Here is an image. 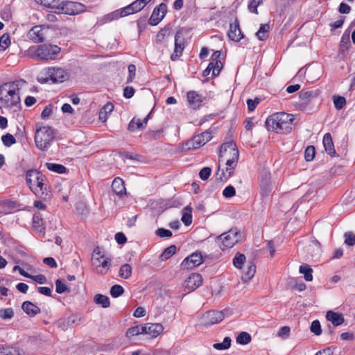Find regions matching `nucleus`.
Returning a JSON list of instances; mask_svg holds the SVG:
<instances>
[{"label": "nucleus", "instance_id": "nucleus-1", "mask_svg": "<svg viewBox=\"0 0 355 355\" xmlns=\"http://www.w3.org/2000/svg\"><path fill=\"white\" fill-rule=\"evenodd\" d=\"M239 150L234 142L229 141L223 144L218 153L219 162H225L226 168L219 173L220 168L216 173V178L220 181H226L234 173L239 160Z\"/></svg>", "mask_w": 355, "mask_h": 355}, {"label": "nucleus", "instance_id": "nucleus-2", "mask_svg": "<svg viewBox=\"0 0 355 355\" xmlns=\"http://www.w3.org/2000/svg\"><path fill=\"white\" fill-rule=\"evenodd\" d=\"M26 184L30 190L42 200L49 199L51 196L46 176L40 171L31 168L25 174Z\"/></svg>", "mask_w": 355, "mask_h": 355}, {"label": "nucleus", "instance_id": "nucleus-3", "mask_svg": "<svg viewBox=\"0 0 355 355\" xmlns=\"http://www.w3.org/2000/svg\"><path fill=\"white\" fill-rule=\"evenodd\" d=\"M294 121L295 117L293 114L283 112H276L267 118L265 124L268 131L287 134L292 130Z\"/></svg>", "mask_w": 355, "mask_h": 355}, {"label": "nucleus", "instance_id": "nucleus-4", "mask_svg": "<svg viewBox=\"0 0 355 355\" xmlns=\"http://www.w3.org/2000/svg\"><path fill=\"white\" fill-rule=\"evenodd\" d=\"M35 2L51 8L57 14L78 15L84 10L85 6L80 3L66 0H35Z\"/></svg>", "mask_w": 355, "mask_h": 355}, {"label": "nucleus", "instance_id": "nucleus-5", "mask_svg": "<svg viewBox=\"0 0 355 355\" xmlns=\"http://www.w3.org/2000/svg\"><path fill=\"white\" fill-rule=\"evenodd\" d=\"M60 51V47L57 45L43 44L29 47L28 55L39 61L53 60L57 58Z\"/></svg>", "mask_w": 355, "mask_h": 355}, {"label": "nucleus", "instance_id": "nucleus-6", "mask_svg": "<svg viewBox=\"0 0 355 355\" xmlns=\"http://www.w3.org/2000/svg\"><path fill=\"white\" fill-rule=\"evenodd\" d=\"M68 72L61 67H49L44 68L37 78L41 84L51 80L53 83H63L69 79Z\"/></svg>", "mask_w": 355, "mask_h": 355}, {"label": "nucleus", "instance_id": "nucleus-7", "mask_svg": "<svg viewBox=\"0 0 355 355\" xmlns=\"http://www.w3.org/2000/svg\"><path fill=\"white\" fill-rule=\"evenodd\" d=\"M54 130L50 126L37 125L35 134V142L37 148L46 151L51 146L55 137Z\"/></svg>", "mask_w": 355, "mask_h": 355}, {"label": "nucleus", "instance_id": "nucleus-8", "mask_svg": "<svg viewBox=\"0 0 355 355\" xmlns=\"http://www.w3.org/2000/svg\"><path fill=\"white\" fill-rule=\"evenodd\" d=\"M1 90L7 93V94L1 98V100L5 101L7 106H16L20 103V89L15 82L5 83L2 86Z\"/></svg>", "mask_w": 355, "mask_h": 355}, {"label": "nucleus", "instance_id": "nucleus-9", "mask_svg": "<svg viewBox=\"0 0 355 355\" xmlns=\"http://www.w3.org/2000/svg\"><path fill=\"white\" fill-rule=\"evenodd\" d=\"M239 231L231 229L216 237V242L222 250L232 248L239 241Z\"/></svg>", "mask_w": 355, "mask_h": 355}, {"label": "nucleus", "instance_id": "nucleus-10", "mask_svg": "<svg viewBox=\"0 0 355 355\" xmlns=\"http://www.w3.org/2000/svg\"><path fill=\"white\" fill-rule=\"evenodd\" d=\"M318 94L315 91H304L299 92L300 108L301 110L309 112L313 111V107L311 105L317 98Z\"/></svg>", "mask_w": 355, "mask_h": 355}, {"label": "nucleus", "instance_id": "nucleus-11", "mask_svg": "<svg viewBox=\"0 0 355 355\" xmlns=\"http://www.w3.org/2000/svg\"><path fill=\"white\" fill-rule=\"evenodd\" d=\"M224 318L223 311L211 310L202 315V322L205 326H211L221 322Z\"/></svg>", "mask_w": 355, "mask_h": 355}, {"label": "nucleus", "instance_id": "nucleus-12", "mask_svg": "<svg viewBox=\"0 0 355 355\" xmlns=\"http://www.w3.org/2000/svg\"><path fill=\"white\" fill-rule=\"evenodd\" d=\"M202 263L201 252H196L186 257L181 263L183 269H191L200 266Z\"/></svg>", "mask_w": 355, "mask_h": 355}, {"label": "nucleus", "instance_id": "nucleus-13", "mask_svg": "<svg viewBox=\"0 0 355 355\" xmlns=\"http://www.w3.org/2000/svg\"><path fill=\"white\" fill-rule=\"evenodd\" d=\"M151 0H136L130 5L121 8L124 17L141 11Z\"/></svg>", "mask_w": 355, "mask_h": 355}, {"label": "nucleus", "instance_id": "nucleus-14", "mask_svg": "<svg viewBox=\"0 0 355 355\" xmlns=\"http://www.w3.org/2000/svg\"><path fill=\"white\" fill-rule=\"evenodd\" d=\"M166 11L167 6L164 3H162L158 6L155 7L150 17L148 19L149 24L152 26L157 25L164 18Z\"/></svg>", "mask_w": 355, "mask_h": 355}, {"label": "nucleus", "instance_id": "nucleus-15", "mask_svg": "<svg viewBox=\"0 0 355 355\" xmlns=\"http://www.w3.org/2000/svg\"><path fill=\"white\" fill-rule=\"evenodd\" d=\"M111 259L101 255L94 258L93 264L96 266V272L100 275H105L107 273L111 265Z\"/></svg>", "mask_w": 355, "mask_h": 355}, {"label": "nucleus", "instance_id": "nucleus-16", "mask_svg": "<svg viewBox=\"0 0 355 355\" xmlns=\"http://www.w3.org/2000/svg\"><path fill=\"white\" fill-rule=\"evenodd\" d=\"M189 105L193 110H198L202 106L204 98L196 91H189L187 93Z\"/></svg>", "mask_w": 355, "mask_h": 355}, {"label": "nucleus", "instance_id": "nucleus-17", "mask_svg": "<svg viewBox=\"0 0 355 355\" xmlns=\"http://www.w3.org/2000/svg\"><path fill=\"white\" fill-rule=\"evenodd\" d=\"M27 36L31 40L35 43L42 42L45 37L42 26H33L28 32Z\"/></svg>", "mask_w": 355, "mask_h": 355}, {"label": "nucleus", "instance_id": "nucleus-18", "mask_svg": "<svg viewBox=\"0 0 355 355\" xmlns=\"http://www.w3.org/2000/svg\"><path fill=\"white\" fill-rule=\"evenodd\" d=\"M212 138V135L211 132L205 131L200 135H198L193 137L192 142V148H198L200 146H204L206 143L210 141Z\"/></svg>", "mask_w": 355, "mask_h": 355}, {"label": "nucleus", "instance_id": "nucleus-19", "mask_svg": "<svg viewBox=\"0 0 355 355\" xmlns=\"http://www.w3.org/2000/svg\"><path fill=\"white\" fill-rule=\"evenodd\" d=\"M227 34L229 38L235 42H239L244 37V35L240 29L239 23L237 19H236L233 24H230V30Z\"/></svg>", "mask_w": 355, "mask_h": 355}, {"label": "nucleus", "instance_id": "nucleus-20", "mask_svg": "<svg viewBox=\"0 0 355 355\" xmlns=\"http://www.w3.org/2000/svg\"><path fill=\"white\" fill-rule=\"evenodd\" d=\"M202 276L198 273H193L186 279L185 286L191 291H194L202 284Z\"/></svg>", "mask_w": 355, "mask_h": 355}, {"label": "nucleus", "instance_id": "nucleus-21", "mask_svg": "<svg viewBox=\"0 0 355 355\" xmlns=\"http://www.w3.org/2000/svg\"><path fill=\"white\" fill-rule=\"evenodd\" d=\"M164 330V327L160 323L147 324L144 326L143 331L149 334L151 337H157Z\"/></svg>", "mask_w": 355, "mask_h": 355}, {"label": "nucleus", "instance_id": "nucleus-22", "mask_svg": "<svg viewBox=\"0 0 355 355\" xmlns=\"http://www.w3.org/2000/svg\"><path fill=\"white\" fill-rule=\"evenodd\" d=\"M322 142L325 151L328 155H329L331 157L338 156V155L336 154V152L334 149V145L330 133H326L324 135Z\"/></svg>", "mask_w": 355, "mask_h": 355}, {"label": "nucleus", "instance_id": "nucleus-23", "mask_svg": "<svg viewBox=\"0 0 355 355\" xmlns=\"http://www.w3.org/2000/svg\"><path fill=\"white\" fill-rule=\"evenodd\" d=\"M308 252L313 259L318 260L322 252L320 242L316 239L312 240L308 246Z\"/></svg>", "mask_w": 355, "mask_h": 355}, {"label": "nucleus", "instance_id": "nucleus-24", "mask_svg": "<svg viewBox=\"0 0 355 355\" xmlns=\"http://www.w3.org/2000/svg\"><path fill=\"white\" fill-rule=\"evenodd\" d=\"M21 309L30 317H34L41 312L40 309L30 301L24 302Z\"/></svg>", "mask_w": 355, "mask_h": 355}, {"label": "nucleus", "instance_id": "nucleus-25", "mask_svg": "<svg viewBox=\"0 0 355 355\" xmlns=\"http://www.w3.org/2000/svg\"><path fill=\"white\" fill-rule=\"evenodd\" d=\"M123 17H124V15L122 13L121 9L116 10L99 19L98 21V24L103 25L104 24L110 22L112 20L118 19L119 18Z\"/></svg>", "mask_w": 355, "mask_h": 355}, {"label": "nucleus", "instance_id": "nucleus-26", "mask_svg": "<svg viewBox=\"0 0 355 355\" xmlns=\"http://www.w3.org/2000/svg\"><path fill=\"white\" fill-rule=\"evenodd\" d=\"M184 49V43L182 40H180V36L175 35V49L173 53L171 55V59L173 61L176 60L180 56L182 55V51Z\"/></svg>", "mask_w": 355, "mask_h": 355}, {"label": "nucleus", "instance_id": "nucleus-27", "mask_svg": "<svg viewBox=\"0 0 355 355\" xmlns=\"http://www.w3.org/2000/svg\"><path fill=\"white\" fill-rule=\"evenodd\" d=\"M326 318L327 320L331 322L334 326H339L344 322L343 315L334 312L333 311H328L327 312Z\"/></svg>", "mask_w": 355, "mask_h": 355}, {"label": "nucleus", "instance_id": "nucleus-28", "mask_svg": "<svg viewBox=\"0 0 355 355\" xmlns=\"http://www.w3.org/2000/svg\"><path fill=\"white\" fill-rule=\"evenodd\" d=\"M112 188L113 191L118 196H123L125 194V187L124 182L120 178H116L114 179Z\"/></svg>", "mask_w": 355, "mask_h": 355}, {"label": "nucleus", "instance_id": "nucleus-29", "mask_svg": "<svg viewBox=\"0 0 355 355\" xmlns=\"http://www.w3.org/2000/svg\"><path fill=\"white\" fill-rule=\"evenodd\" d=\"M256 272V266L255 265L249 261L247 263V268L243 272L242 279L243 282H247L250 281Z\"/></svg>", "mask_w": 355, "mask_h": 355}, {"label": "nucleus", "instance_id": "nucleus-30", "mask_svg": "<svg viewBox=\"0 0 355 355\" xmlns=\"http://www.w3.org/2000/svg\"><path fill=\"white\" fill-rule=\"evenodd\" d=\"M260 189V193L263 198L268 197L271 193L272 187L267 178L261 180Z\"/></svg>", "mask_w": 355, "mask_h": 355}, {"label": "nucleus", "instance_id": "nucleus-31", "mask_svg": "<svg viewBox=\"0 0 355 355\" xmlns=\"http://www.w3.org/2000/svg\"><path fill=\"white\" fill-rule=\"evenodd\" d=\"M44 222L40 213H35L33 216V227L37 232H42L44 229Z\"/></svg>", "mask_w": 355, "mask_h": 355}, {"label": "nucleus", "instance_id": "nucleus-32", "mask_svg": "<svg viewBox=\"0 0 355 355\" xmlns=\"http://www.w3.org/2000/svg\"><path fill=\"white\" fill-rule=\"evenodd\" d=\"M270 26L268 24H261L259 31L256 33V36L260 41L266 40L268 37Z\"/></svg>", "mask_w": 355, "mask_h": 355}, {"label": "nucleus", "instance_id": "nucleus-33", "mask_svg": "<svg viewBox=\"0 0 355 355\" xmlns=\"http://www.w3.org/2000/svg\"><path fill=\"white\" fill-rule=\"evenodd\" d=\"M45 166L48 170L58 174L65 173L67 171L64 165L60 164L47 162Z\"/></svg>", "mask_w": 355, "mask_h": 355}, {"label": "nucleus", "instance_id": "nucleus-34", "mask_svg": "<svg viewBox=\"0 0 355 355\" xmlns=\"http://www.w3.org/2000/svg\"><path fill=\"white\" fill-rule=\"evenodd\" d=\"M24 353L17 347L1 346L0 355H23Z\"/></svg>", "mask_w": 355, "mask_h": 355}, {"label": "nucleus", "instance_id": "nucleus-35", "mask_svg": "<svg viewBox=\"0 0 355 355\" xmlns=\"http://www.w3.org/2000/svg\"><path fill=\"white\" fill-rule=\"evenodd\" d=\"M94 301L96 304L101 305L103 308H107L110 305V298L102 294H96L94 297Z\"/></svg>", "mask_w": 355, "mask_h": 355}, {"label": "nucleus", "instance_id": "nucleus-36", "mask_svg": "<svg viewBox=\"0 0 355 355\" xmlns=\"http://www.w3.org/2000/svg\"><path fill=\"white\" fill-rule=\"evenodd\" d=\"M299 272L304 275V278L307 282H311L313 279V270L307 264H303L300 266Z\"/></svg>", "mask_w": 355, "mask_h": 355}, {"label": "nucleus", "instance_id": "nucleus-37", "mask_svg": "<svg viewBox=\"0 0 355 355\" xmlns=\"http://www.w3.org/2000/svg\"><path fill=\"white\" fill-rule=\"evenodd\" d=\"M132 275V267L128 263L123 264L119 269V276L123 279H127Z\"/></svg>", "mask_w": 355, "mask_h": 355}, {"label": "nucleus", "instance_id": "nucleus-38", "mask_svg": "<svg viewBox=\"0 0 355 355\" xmlns=\"http://www.w3.org/2000/svg\"><path fill=\"white\" fill-rule=\"evenodd\" d=\"M177 248L175 245H170L166 248L164 251L160 255V258L162 261L167 260L171 258L176 252Z\"/></svg>", "mask_w": 355, "mask_h": 355}, {"label": "nucleus", "instance_id": "nucleus-39", "mask_svg": "<svg viewBox=\"0 0 355 355\" xmlns=\"http://www.w3.org/2000/svg\"><path fill=\"white\" fill-rule=\"evenodd\" d=\"M114 110V105L112 103H106L100 112L99 117L101 119L105 121L107 119V114L111 113Z\"/></svg>", "mask_w": 355, "mask_h": 355}, {"label": "nucleus", "instance_id": "nucleus-40", "mask_svg": "<svg viewBox=\"0 0 355 355\" xmlns=\"http://www.w3.org/2000/svg\"><path fill=\"white\" fill-rule=\"evenodd\" d=\"M14 310L12 308L0 309V318L3 320H11L14 317Z\"/></svg>", "mask_w": 355, "mask_h": 355}, {"label": "nucleus", "instance_id": "nucleus-41", "mask_svg": "<svg viewBox=\"0 0 355 355\" xmlns=\"http://www.w3.org/2000/svg\"><path fill=\"white\" fill-rule=\"evenodd\" d=\"M245 256L243 254L237 252L233 259V264L236 268L241 269L245 262Z\"/></svg>", "mask_w": 355, "mask_h": 355}, {"label": "nucleus", "instance_id": "nucleus-42", "mask_svg": "<svg viewBox=\"0 0 355 355\" xmlns=\"http://www.w3.org/2000/svg\"><path fill=\"white\" fill-rule=\"evenodd\" d=\"M251 341L250 335L245 332H241L236 337V342L241 345H247Z\"/></svg>", "mask_w": 355, "mask_h": 355}, {"label": "nucleus", "instance_id": "nucleus-43", "mask_svg": "<svg viewBox=\"0 0 355 355\" xmlns=\"http://www.w3.org/2000/svg\"><path fill=\"white\" fill-rule=\"evenodd\" d=\"M10 44V37L8 34H3L0 37V51H5Z\"/></svg>", "mask_w": 355, "mask_h": 355}, {"label": "nucleus", "instance_id": "nucleus-44", "mask_svg": "<svg viewBox=\"0 0 355 355\" xmlns=\"http://www.w3.org/2000/svg\"><path fill=\"white\" fill-rule=\"evenodd\" d=\"M1 140L3 145L6 147H10L16 143V139L14 136L10 133H7L1 137Z\"/></svg>", "mask_w": 355, "mask_h": 355}, {"label": "nucleus", "instance_id": "nucleus-45", "mask_svg": "<svg viewBox=\"0 0 355 355\" xmlns=\"http://www.w3.org/2000/svg\"><path fill=\"white\" fill-rule=\"evenodd\" d=\"M185 212L182 216V221L185 225H189L192 223L191 209L189 207H185Z\"/></svg>", "mask_w": 355, "mask_h": 355}, {"label": "nucleus", "instance_id": "nucleus-46", "mask_svg": "<svg viewBox=\"0 0 355 355\" xmlns=\"http://www.w3.org/2000/svg\"><path fill=\"white\" fill-rule=\"evenodd\" d=\"M110 295L112 297H118L124 293L123 288L118 284L112 286L110 288Z\"/></svg>", "mask_w": 355, "mask_h": 355}, {"label": "nucleus", "instance_id": "nucleus-47", "mask_svg": "<svg viewBox=\"0 0 355 355\" xmlns=\"http://www.w3.org/2000/svg\"><path fill=\"white\" fill-rule=\"evenodd\" d=\"M315 149L313 146H308L304 151V158L306 161L310 162L315 157Z\"/></svg>", "mask_w": 355, "mask_h": 355}, {"label": "nucleus", "instance_id": "nucleus-48", "mask_svg": "<svg viewBox=\"0 0 355 355\" xmlns=\"http://www.w3.org/2000/svg\"><path fill=\"white\" fill-rule=\"evenodd\" d=\"M334 103L337 110H341L346 104V99L345 97L340 96H334Z\"/></svg>", "mask_w": 355, "mask_h": 355}, {"label": "nucleus", "instance_id": "nucleus-49", "mask_svg": "<svg viewBox=\"0 0 355 355\" xmlns=\"http://www.w3.org/2000/svg\"><path fill=\"white\" fill-rule=\"evenodd\" d=\"M144 326H135L133 327H131L128 329V330L126 332V334L129 337H132L133 336H136L140 334H144V331H143Z\"/></svg>", "mask_w": 355, "mask_h": 355}, {"label": "nucleus", "instance_id": "nucleus-50", "mask_svg": "<svg viewBox=\"0 0 355 355\" xmlns=\"http://www.w3.org/2000/svg\"><path fill=\"white\" fill-rule=\"evenodd\" d=\"M128 76L126 79V83H130L136 76V66L135 64H129L128 67Z\"/></svg>", "mask_w": 355, "mask_h": 355}, {"label": "nucleus", "instance_id": "nucleus-51", "mask_svg": "<svg viewBox=\"0 0 355 355\" xmlns=\"http://www.w3.org/2000/svg\"><path fill=\"white\" fill-rule=\"evenodd\" d=\"M310 330L316 336H319L322 333L320 323L318 320H315L311 322Z\"/></svg>", "mask_w": 355, "mask_h": 355}, {"label": "nucleus", "instance_id": "nucleus-52", "mask_svg": "<svg viewBox=\"0 0 355 355\" xmlns=\"http://www.w3.org/2000/svg\"><path fill=\"white\" fill-rule=\"evenodd\" d=\"M345 243L349 246H353L355 245V234L352 232H347L344 234Z\"/></svg>", "mask_w": 355, "mask_h": 355}, {"label": "nucleus", "instance_id": "nucleus-53", "mask_svg": "<svg viewBox=\"0 0 355 355\" xmlns=\"http://www.w3.org/2000/svg\"><path fill=\"white\" fill-rule=\"evenodd\" d=\"M262 3H263L262 0H252V1H251V2L248 4V6L249 10L251 12L257 15L258 14L257 7L259 6H260L261 4H262Z\"/></svg>", "mask_w": 355, "mask_h": 355}, {"label": "nucleus", "instance_id": "nucleus-54", "mask_svg": "<svg viewBox=\"0 0 355 355\" xmlns=\"http://www.w3.org/2000/svg\"><path fill=\"white\" fill-rule=\"evenodd\" d=\"M223 195L226 198L234 196L236 195L235 188L232 185L226 187L223 191Z\"/></svg>", "mask_w": 355, "mask_h": 355}, {"label": "nucleus", "instance_id": "nucleus-55", "mask_svg": "<svg viewBox=\"0 0 355 355\" xmlns=\"http://www.w3.org/2000/svg\"><path fill=\"white\" fill-rule=\"evenodd\" d=\"M68 290L67 285L60 279L55 281V291L61 294Z\"/></svg>", "mask_w": 355, "mask_h": 355}, {"label": "nucleus", "instance_id": "nucleus-56", "mask_svg": "<svg viewBox=\"0 0 355 355\" xmlns=\"http://www.w3.org/2000/svg\"><path fill=\"white\" fill-rule=\"evenodd\" d=\"M81 318L77 315H71L68 318H67V324L72 326L73 324L78 325L81 322Z\"/></svg>", "mask_w": 355, "mask_h": 355}, {"label": "nucleus", "instance_id": "nucleus-57", "mask_svg": "<svg viewBox=\"0 0 355 355\" xmlns=\"http://www.w3.org/2000/svg\"><path fill=\"white\" fill-rule=\"evenodd\" d=\"M155 234L157 236H158L161 238H164V237L169 238V237H171L173 235L171 231H170L169 230L164 229V228H158L156 230Z\"/></svg>", "mask_w": 355, "mask_h": 355}, {"label": "nucleus", "instance_id": "nucleus-58", "mask_svg": "<svg viewBox=\"0 0 355 355\" xmlns=\"http://www.w3.org/2000/svg\"><path fill=\"white\" fill-rule=\"evenodd\" d=\"M211 173V168L210 167H204L199 172V176L201 180H207Z\"/></svg>", "mask_w": 355, "mask_h": 355}, {"label": "nucleus", "instance_id": "nucleus-59", "mask_svg": "<svg viewBox=\"0 0 355 355\" xmlns=\"http://www.w3.org/2000/svg\"><path fill=\"white\" fill-rule=\"evenodd\" d=\"M223 67V64L221 62V60H218V62H216L214 63V68L213 69L211 76L213 78L218 76L221 71V69Z\"/></svg>", "mask_w": 355, "mask_h": 355}, {"label": "nucleus", "instance_id": "nucleus-60", "mask_svg": "<svg viewBox=\"0 0 355 355\" xmlns=\"http://www.w3.org/2000/svg\"><path fill=\"white\" fill-rule=\"evenodd\" d=\"M261 100L259 98H255L254 99H248L247 105L248 109L250 112L253 111L257 105L260 103Z\"/></svg>", "mask_w": 355, "mask_h": 355}, {"label": "nucleus", "instance_id": "nucleus-61", "mask_svg": "<svg viewBox=\"0 0 355 355\" xmlns=\"http://www.w3.org/2000/svg\"><path fill=\"white\" fill-rule=\"evenodd\" d=\"M344 21H345V17L340 16L339 19L338 20L330 24L329 26L331 27V31H333L337 28H340L343 25Z\"/></svg>", "mask_w": 355, "mask_h": 355}, {"label": "nucleus", "instance_id": "nucleus-62", "mask_svg": "<svg viewBox=\"0 0 355 355\" xmlns=\"http://www.w3.org/2000/svg\"><path fill=\"white\" fill-rule=\"evenodd\" d=\"M291 329L288 326H284L280 328L277 333V336L282 338H287L289 336Z\"/></svg>", "mask_w": 355, "mask_h": 355}, {"label": "nucleus", "instance_id": "nucleus-63", "mask_svg": "<svg viewBox=\"0 0 355 355\" xmlns=\"http://www.w3.org/2000/svg\"><path fill=\"white\" fill-rule=\"evenodd\" d=\"M29 278L40 284H45L46 282V277L44 275H42V274L37 275H30Z\"/></svg>", "mask_w": 355, "mask_h": 355}, {"label": "nucleus", "instance_id": "nucleus-64", "mask_svg": "<svg viewBox=\"0 0 355 355\" xmlns=\"http://www.w3.org/2000/svg\"><path fill=\"white\" fill-rule=\"evenodd\" d=\"M338 10L340 14H349L351 12L352 8L347 3L342 2L340 3Z\"/></svg>", "mask_w": 355, "mask_h": 355}]
</instances>
